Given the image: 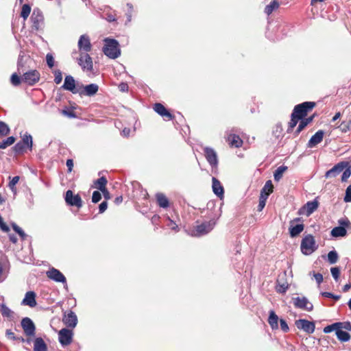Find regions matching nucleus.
Masks as SVG:
<instances>
[{
	"label": "nucleus",
	"mask_w": 351,
	"mask_h": 351,
	"mask_svg": "<svg viewBox=\"0 0 351 351\" xmlns=\"http://www.w3.org/2000/svg\"><path fill=\"white\" fill-rule=\"evenodd\" d=\"M205 157L212 167H217L218 164L217 155L216 152L210 147L204 149Z\"/></svg>",
	"instance_id": "a211bd4d"
},
{
	"label": "nucleus",
	"mask_w": 351,
	"mask_h": 351,
	"mask_svg": "<svg viewBox=\"0 0 351 351\" xmlns=\"http://www.w3.org/2000/svg\"><path fill=\"white\" fill-rule=\"evenodd\" d=\"M99 90V86L96 84H90L85 86L82 89H80L79 94L80 95H86V96H93L95 95Z\"/></svg>",
	"instance_id": "4be33fe9"
},
{
	"label": "nucleus",
	"mask_w": 351,
	"mask_h": 351,
	"mask_svg": "<svg viewBox=\"0 0 351 351\" xmlns=\"http://www.w3.org/2000/svg\"><path fill=\"white\" fill-rule=\"evenodd\" d=\"M315 106V102L306 101L295 106L293 114L298 117V119H302L304 117L307 112L312 110Z\"/></svg>",
	"instance_id": "20e7f679"
},
{
	"label": "nucleus",
	"mask_w": 351,
	"mask_h": 351,
	"mask_svg": "<svg viewBox=\"0 0 351 351\" xmlns=\"http://www.w3.org/2000/svg\"><path fill=\"white\" fill-rule=\"evenodd\" d=\"M73 333L71 330L62 328L58 332V339L62 346L69 345L73 339Z\"/></svg>",
	"instance_id": "9b49d317"
},
{
	"label": "nucleus",
	"mask_w": 351,
	"mask_h": 351,
	"mask_svg": "<svg viewBox=\"0 0 351 351\" xmlns=\"http://www.w3.org/2000/svg\"><path fill=\"white\" fill-rule=\"evenodd\" d=\"M62 321L67 327L74 328L77 325V318L73 311H70L64 315Z\"/></svg>",
	"instance_id": "5701e85b"
},
{
	"label": "nucleus",
	"mask_w": 351,
	"mask_h": 351,
	"mask_svg": "<svg viewBox=\"0 0 351 351\" xmlns=\"http://www.w3.org/2000/svg\"><path fill=\"white\" fill-rule=\"evenodd\" d=\"M16 138L14 136H9L0 142V149H4L14 143Z\"/></svg>",
	"instance_id": "4c0bfd02"
},
{
	"label": "nucleus",
	"mask_w": 351,
	"mask_h": 351,
	"mask_svg": "<svg viewBox=\"0 0 351 351\" xmlns=\"http://www.w3.org/2000/svg\"><path fill=\"white\" fill-rule=\"evenodd\" d=\"M227 141L230 146L232 147H240L243 144V141L236 134H230L227 138Z\"/></svg>",
	"instance_id": "bb28decb"
},
{
	"label": "nucleus",
	"mask_w": 351,
	"mask_h": 351,
	"mask_svg": "<svg viewBox=\"0 0 351 351\" xmlns=\"http://www.w3.org/2000/svg\"><path fill=\"white\" fill-rule=\"evenodd\" d=\"M154 110L164 119L171 120L173 119V115L165 108V107L160 104L157 103L154 104Z\"/></svg>",
	"instance_id": "b1692460"
},
{
	"label": "nucleus",
	"mask_w": 351,
	"mask_h": 351,
	"mask_svg": "<svg viewBox=\"0 0 351 351\" xmlns=\"http://www.w3.org/2000/svg\"><path fill=\"white\" fill-rule=\"evenodd\" d=\"M47 345L40 337L35 339L34 343V351H47Z\"/></svg>",
	"instance_id": "7c9ffc66"
},
{
	"label": "nucleus",
	"mask_w": 351,
	"mask_h": 351,
	"mask_svg": "<svg viewBox=\"0 0 351 351\" xmlns=\"http://www.w3.org/2000/svg\"><path fill=\"white\" fill-rule=\"evenodd\" d=\"M31 21L32 23V27L36 30L39 29L43 21V16L40 10L38 9L34 10L31 16Z\"/></svg>",
	"instance_id": "aec40b11"
},
{
	"label": "nucleus",
	"mask_w": 351,
	"mask_h": 351,
	"mask_svg": "<svg viewBox=\"0 0 351 351\" xmlns=\"http://www.w3.org/2000/svg\"><path fill=\"white\" fill-rule=\"evenodd\" d=\"M338 260V254L335 251H330L328 254V261L330 264L335 263Z\"/></svg>",
	"instance_id": "de8ad7c7"
},
{
	"label": "nucleus",
	"mask_w": 351,
	"mask_h": 351,
	"mask_svg": "<svg viewBox=\"0 0 351 351\" xmlns=\"http://www.w3.org/2000/svg\"><path fill=\"white\" fill-rule=\"evenodd\" d=\"M21 326L24 332L27 336H34L35 325L32 320L29 317H25L21 321Z\"/></svg>",
	"instance_id": "f3484780"
},
{
	"label": "nucleus",
	"mask_w": 351,
	"mask_h": 351,
	"mask_svg": "<svg viewBox=\"0 0 351 351\" xmlns=\"http://www.w3.org/2000/svg\"><path fill=\"white\" fill-rule=\"evenodd\" d=\"M347 233L346 228L343 226H337L331 230V235L334 237H344Z\"/></svg>",
	"instance_id": "f704fd0d"
},
{
	"label": "nucleus",
	"mask_w": 351,
	"mask_h": 351,
	"mask_svg": "<svg viewBox=\"0 0 351 351\" xmlns=\"http://www.w3.org/2000/svg\"><path fill=\"white\" fill-rule=\"evenodd\" d=\"M119 88L121 92H126L128 90V85L126 83H121Z\"/></svg>",
	"instance_id": "774afa93"
},
{
	"label": "nucleus",
	"mask_w": 351,
	"mask_h": 351,
	"mask_svg": "<svg viewBox=\"0 0 351 351\" xmlns=\"http://www.w3.org/2000/svg\"><path fill=\"white\" fill-rule=\"evenodd\" d=\"M47 276L55 282L66 284L65 276L57 269L52 267L46 272Z\"/></svg>",
	"instance_id": "2eb2a0df"
},
{
	"label": "nucleus",
	"mask_w": 351,
	"mask_h": 351,
	"mask_svg": "<svg viewBox=\"0 0 351 351\" xmlns=\"http://www.w3.org/2000/svg\"><path fill=\"white\" fill-rule=\"evenodd\" d=\"M46 60L47 65L49 68H52L54 66V59L51 54H47L46 56Z\"/></svg>",
	"instance_id": "052dcab7"
},
{
	"label": "nucleus",
	"mask_w": 351,
	"mask_h": 351,
	"mask_svg": "<svg viewBox=\"0 0 351 351\" xmlns=\"http://www.w3.org/2000/svg\"><path fill=\"white\" fill-rule=\"evenodd\" d=\"M313 120V117H308L305 119H302L299 125L295 131V134L298 135L309 123H311Z\"/></svg>",
	"instance_id": "e433bc0d"
},
{
	"label": "nucleus",
	"mask_w": 351,
	"mask_h": 351,
	"mask_svg": "<svg viewBox=\"0 0 351 351\" xmlns=\"http://www.w3.org/2000/svg\"><path fill=\"white\" fill-rule=\"evenodd\" d=\"M10 132V127L5 122L0 121V135L1 136H6Z\"/></svg>",
	"instance_id": "a19ab883"
},
{
	"label": "nucleus",
	"mask_w": 351,
	"mask_h": 351,
	"mask_svg": "<svg viewBox=\"0 0 351 351\" xmlns=\"http://www.w3.org/2000/svg\"><path fill=\"white\" fill-rule=\"evenodd\" d=\"M1 313L3 317H10L13 315V311L3 304L1 305Z\"/></svg>",
	"instance_id": "37998d69"
},
{
	"label": "nucleus",
	"mask_w": 351,
	"mask_h": 351,
	"mask_svg": "<svg viewBox=\"0 0 351 351\" xmlns=\"http://www.w3.org/2000/svg\"><path fill=\"white\" fill-rule=\"evenodd\" d=\"M62 88L64 90H69L74 94L79 93L80 89L75 86V81L71 75H66L65 77L64 82Z\"/></svg>",
	"instance_id": "6ab92c4d"
},
{
	"label": "nucleus",
	"mask_w": 351,
	"mask_h": 351,
	"mask_svg": "<svg viewBox=\"0 0 351 351\" xmlns=\"http://www.w3.org/2000/svg\"><path fill=\"white\" fill-rule=\"evenodd\" d=\"M166 226H168L170 229L178 231V227L174 221L171 219L169 217H167V222Z\"/></svg>",
	"instance_id": "8fccbe9b"
},
{
	"label": "nucleus",
	"mask_w": 351,
	"mask_h": 351,
	"mask_svg": "<svg viewBox=\"0 0 351 351\" xmlns=\"http://www.w3.org/2000/svg\"><path fill=\"white\" fill-rule=\"evenodd\" d=\"M293 304L296 308L311 311L313 308V305L305 297H297L293 298Z\"/></svg>",
	"instance_id": "4468645a"
},
{
	"label": "nucleus",
	"mask_w": 351,
	"mask_h": 351,
	"mask_svg": "<svg viewBox=\"0 0 351 351\" xmlns=\"http://www.w3.org/2000/svg\"><path fill=\"white\" fill-rule=\"evenodd\" d=\"M11 83L13 86H19L21 84V78L16 73H13L10 79Z\"/></svg>",
	"instance_id": "603ef678"
},
{
	"label": "nucleus",
	"mask_w": 351,
	"mask_h": 351,
	"mask_svg": "<svg viewBox=\"0 0 351 351\" xmlns=\"http://www.w3.org/2000/svg\"><path fill=\"white\" fill-rule=\"evenodd\" d=\"M107 184V180L104 177H101L97 179L95 182L96 187L99 189L103 193H106L108 194V191L106 188V185Z\"/></svg>",
	"instance_id": "72a5a7b5"
},
{
	"label": "nucleus",
	"mask_w": 351,
	"mask_h": 351,
	"mask_svg": "<svg viewBox=\"0 0 351 351\" xmlns=\"http://www.w3.org/2000/svg\"><path fill=\"white\" fill-rule=\"evenodd\" d=\"M336 335L338 339L342 342H346L350 339V334L346 331L342 330V328H338Z\"/></svg>",
	"instance_id": "2f4dec72"
},
{
	"label": "nucleus",
	"mask_w": 351,
	"mask_h": 351,
	"mask_svg": "<svg viewBox=\"0 0 351 351\" xmlns=\"http://www.w3.org/2000/svg\"><path fill=\"white\" fill-rule=\"evenodd\" d=\"M77 61L83 71H91L93 70L92 58L88 53H80V57L77 58Z\"/></svg>",
	"instance_id": "39448f33"
},
{
	"label": "nucleus",
	"mask_w": 351,
	"mask_h": 351,
	"mask_svg": "<svg viewBox=\"0 0 351 351\" xmlns=\"http://www.w3.org/2000/svg\"><path fill=\"white\" fill-rule=\"evenodd\" d=\"M215 224V223L212 221H205L196 226L195 229L193 230V235L201 237L206 234L213 229Z\"/></svg>",
	"instance_id": "423d86ee"
},
{
	"label": "nucleus",
	"mask_w": 351,
	"mask_h": 351,
	"mask_svg": "<svg viewBox=\"0 0 351 351\" xmlns=\"http://www.w3.org/2000/svg\"><path fill=\"white\" fill-rule=\"evenodd\" d=\"M341 131L343 133H346L351 130V120L343 121L339 125Z\"/></svg>",
	"instance_id": "49530a36"
},
{
	"label": "nucleus",
	"mask_w": 351,
	"mask_h": 351,
	"mask_svg": "<svg viewBox=\"0 0 351 351\" xmlns=\"http://www.w3.org/2000/svg\"><path fill=\"white\" fill-rule=\"evenodd\" d=\"M350 176H351V167L348 165V167L346 168H345L344 170L343 171V174L341 176V181L346 182Z\"/></svg>",
	"instance_id": "09e8293b"
},
{
	"label": "nucleus",
	"mask_w": 351,
	"mask_h": 351,
	"mask_svg": "<svg viewBox=\"0 0 351 351\" xmlns=\"http://www.w3.org/2000/svg\"><path fill=\"white\" fill-rule=\"evenodd\" d=\"M280 325L281 330L283 332H287L289 331V328L288 326L287 323L286 322V321L285 319H280Z\"/></svg>",
	"instance_id": "680f3d73"
},
{
	"label": "nucleus",
	"mask_w": 351,
	"mask_h": 351,
	"mask_svg": "<svg viewBox=\"0 0 351 351\" xmlns=\"http://www.w3.org/2000/svg\"><path fill=\"white\" fill-rule=\"evenodd\" d=\"M324 135V132L323 130H318L308 141V147L312 148L320 143L323 140Z\"/></svg>",
	"instance_id": "393cba45"
},
{
	"label": "nucleus",
	"mask_w": 351,
	"mask_h": 351,
	"mask_svg": "<svg viewBox=\"0 0 351 351\" xmlns=\"http://www.w3.org/2000/svg\"><path fill=\"white\" fill-rule=\"evenodd\" d=\"M77 47L80 53L89 52L92 49L89 36L86 34L82 35L78 40Z\"/></svg>",
	"instance_id": "f8f14e48"
},
{
	"label": "nucleus",
	"mask_w": 351,
	"mask_h": 351,
	"mask_svg": "<svg viewBox=\"0 0 351 351\" xmlns=\"http://www.w3.org/2000/svg\"><path fill=\"white\" fill-rule=\"evenodd\" d=\"M107 207H108L107 202L104 201L103 202H101L99 206V213H104L107 209Z\"/></svg>",
	"instance_id": "0e129e2a"
},
{
	"label": "nucleus",
	"mask_w": 351,
	"mask_h": 351,
	"mask_svg": "<svg viewBox=\"0 0 351 351\" xmlns=\"http://www.w3.org/2000/svg\"><path fill=\"white\" fill-rule=\"evenodd\" d=\"M54 75H55V78H54L55 83L56 84H60V82L62 80V72L60 70H56L54 71Z\"/></svg>",
	"instance_id": "5fc2aeb1"
},
{
	"label": "nucleus",
	"mask_w": 351,
	"mask_h": 351,
	"mask_svg": "<svg viewBox=\"0 0 351 351\" xmlns=\"http://www.w3.org/2000/svg\"><path fill=\"white\" fill-rule=\"evenodd\" d=\"M104 43L103 52L106 56L111 59H116L120 56L121 50L117 40L107 38L104 39Z\"/></svg>",
	"instance_id": "f257e3e1"
},
{
	"label": "nucleus",
	"mask_w": 351,
	"mask_h": 351,
	"mask_svg": "<svg viewBox=\"0 0 351 351\" xmlns=\"http://www.w3.org/2000/svg\"><path fill=\"white\" fill-rule=\"evenodd\" d=\"M65 202L68 205L81 208L82 206V201L79 195H74L72 191L68 190L65 195Z\"/></svg>",
	"instance_id": "9d476101"
},
{
	"label": "nucleus",
	"mask_w": 351,
	"mask_h": 351,
	"mask_svg": "<svg viewBox=\"0 0 351 351\" xmlns=\"http://www.w3.org/2000/svg\"><path fill=\"white\" fill-rule=\"evenodd\" d=\"M12 227L13 230L20 236V237L25 240L27 237V234L25 233V232L15 223H12Z\"/></svg>",
	"instance_id": "a18cd8bd"
},
{
	"label": "nucleus",
	"mask_w": 351,
	"mask_h": 351,
	"mask_svg": "<svg viewBox=\"0 0 351 351\" xmlns=\"http://www.w3.org/2000/svg\"><path fill=\"white\" fill-rule=\"evenodd\" d=\"M330 272L334 279L337 281L340 275V270L339 267H332Z\"/></svg>",
	"instance_id": "4d7b16f0"
},
{
	"label": "nucleus",
	"mask_w": 351,
	"mask_h": 351,
	"mask_svg": "<svg viewBox=\"0 0 351 351\" xmlns=\"http://www.w3.org/2000/svg\"><path fill=\"white\" fill-rule=\"evenodd\" d=\"M0 228L5 232H8L10 230L9 227L4 223L2 217L0 216Z\"/></svg>",
	"instance_id": "e2e57ef3"
},
{
	"label": "nucleus",
	"mask_w": 351,
	"mask_h": 351,
	"mask_svg": "<svg viewBox=\"0 0 351 351\" xmlns=\"http://www.w3.org/2000/svg\"><path fill=\"white\" fill-rule=\"evenodd\" d=\"M304 228V226L302 223V218H295L291 221L289 227V234L291 237H295L299 235Z\"/></svg>",
	"instance_id": "0eeeda50"
},
{
	"label": "nucleus",
	"mask_w": 351,
	"mask_h": 351,
	"mask_svg": "<svg viewBox=\"0 0 351 351\" xmlns=\"http://www.w3.org/2000/svg\"><path fill=\"white\" fill-rule=\"evenodd\" d=\"M278 317L274 311H269L268 318V323L272 330H277L278 328Z\"/></svg>",
	"instance_id": "c85d7f7f"
},
{
	"label": "nucleus",
	"mask_w": 351,
	"mask_h": 351,
	"mask_svg": "<svg viewBox=\"0 0 351 351\" xmlns=\"http://www.w3.org/2000/svg\"><path fill=\"white\" fill-rule=\"evenodd\" d=\"M295 324L298 329L302 330L308 334L313 333L315 329L314 322L308 321L304 319H300L296 320Z\"/></svg>",
	"instance_id": "1a4fd4ad"
},
{
	"label": "nucleus",
	"mask_w": 351,
	"mask_h": 351,
	"mask_svg": "<svg viewBox=\"0 0 351 351\" xmlns=\"http://www.w3.org/2000/svg\"><path fill=\"white\" fill-rule=\"evenodd\" d=\"M287 166L282 165L278 167L274 173V180L276 181H279L282 178L283 173L287 171Z\"/></svg>",
	"instance_id": "c9c22d12"
},
{
	"label": "nucleus",
	"mask_w": 351,
	"mask_h": 351,
	"mask_svg": "<svg viewBox=\"0 0 351 351\" xmlns=\"http://www.w3.org/2000/svg\"><path fill=\"white\" fill-rule=\"evenodd\" d=\"M338 328H342V322H336L335 324L326 326L324 328V332L325 333H329L331 332L332 331H335L336 332Z\"/></svg>",
	"instance_id": "ea45409f"
},
{
	"label": "nucleus",
	"mask_w": 351,
	"mask_h": 351,
	"mask_svg": "<svg viewBox=\"0 0 351 351\" xmlns=\"http://www.w3.org/2000/svg\"><path fill=\"white\" fill-rule=\"evenodd\" d=\"M348 165V162L344 161L337 163L332 169L326 172L325 177L326 178L337 177Z\"/></svg>",
	"instance_id": "ddd939ff"
},
{
	"label": "nucleus",
	"mask_w": 351,
	"mask_h": 351,
	"mask_svg": "<svg viewBox=\"0 0 351 351\" xmlns=\"http://www.w3.org/2000/svg\"><path fill=\"white\" fill-rule=\"evenodd\" d=\"M343 200L345 202H351V184L349 185L346 190V195L344 196Z\"/></svg>",
	"instance_id": "6e6d98bb"
},
{
	"label": "nucleus",
	"mask_w": 351,
	"mask_h": 351,
	"mask_svg": "<svg viewBox=\"0 0 351 351\" xmlns=\"http://www.w3.org/2000/svg\"><path fill=\"white\" fill-rule=\"evenodd\" d=\"M273 184L271 180H268L265 184L263 188L261 190V196H267V198H268V196L273 192Z\"/></svg>",
	"instance_id": "473e14b6"
},
{
	"label": "nucleus",
	"mask_w": 351,
	"mask_h": 351,
	"mask_svg": "<svg viewBox=\"0 0 351 351\" xmlns=\"http://www.w3.org/2000/svg\"><path fill=\"white\" fill-rule=\"evenodd\" d=\"M21 141H19L13 147L16 154H23L27 149L32 150L33 141L31 134L26 132L21 136Z\"/></svg>",
	"instance_id": "f03ea898"
},
{
	"label": "nucleus",
	"mask_w": 351,
	"mask_h": 351,
	"mask_svg": "<svg viewBox=\"0 0 351 351\" xmlns=\"http://www.w3.org/2000/svg\"><path fill=\"white\" fill-rule=\"evenodd\" d=\"M300 248L304 254H311L317 248L314 237L311 234L305 236L301 241Z\"/></svg>",
	"instance_id": "7ed1b4c3"
},
{
	"label": "nucleus",
	"mask_w": 351,
	"mask_h": 351,
	"mask_svg": "<svg viewBox=\"0 0 351 351\" xmlns=\"http://www.w3.org/2000/svg\"><path fill=\"white\" fill-rule=\"evenodd\" d=\"M300 119H298V117L296 115H294V114H291V119L290 122L289 123V128L287 129L288 132H291L292 130L297 125L298 121Z\"/></svg>",
	"instance_id": "79ce46f5"
},
{
	"label": "nucleus",
	"mask_w": 351,
	"mask_h": 351,
	"mask_svg": "<svg viewBox=\"0 0 351 351\" xmlns=\"http://www.w3.org/2000/svg\"><path fill=\"white\" fill-rule=\"evenodd\" d=\"M31 12V8L27 4H24L22 7L21 16L23 18L24 20H26L29 16Z\"/></svg>",
	"instance_id": "c03bdc74"
},
{
	"label": "nucleus",
	"mask_w": 351,
	"mask_h": 351,
	"mask_svg": "<svg viewBox=\"0 0 351 351\" xmlns=\"http://www.w3.org/2000/svg\"><path fill=\"white\" fill-rule=\"evenodd\" d=\"M101 198V193L99 191H94L92 196V202L93 203H97Z\"/></svg>",
	"instance_id": "bf43d9fd"
},
{
	"label": "nucleus",
	"mask_w": 351,
	"mask_h": 351,
	"mask_svg": "<svg viewBox=\"0 0 351 351\" xmlns=\"http://www.w3.org/2000/svg\"><path fill=\"white\" fill-rule=\"evenodd\" d=\"M62 113L68 117H70V118H73V117H75V114L72 111H70V110H63L62 111Z\"/></svg>",
	"instance_id": "69168bd1"
},
{
	"label": "nucleus",
	"mask_w": 351,
	"mask_h": 351,
	"mask_svg": "<svg viewBox=\"0 0 351 351\" xmlns=\"http://www.w3.org/2000/svg\"><path fill=\"white\" fill-rule=\"evenodd\" d=\"M279 7V3L276 0H273L269 5H267L265 8V12L269 15L272 13L274 10L277 9Z\"/></svg>",
	"instance_id": "58836bf2"
},
{
	"label": "nucleus",
	"mask_w": 351,
	"mask_h": 351,
	"mask_svg": "<svg viewBox=\"0 0 351 351\" xmlns=\"http://www.w3.org/2000/svg\"><path fill=\"white\" fill-rule=\"evenodd\" d=\"M19 176H14L9 182V187L12 191H14V189H15V186L19 181Z\"/></svg>",
	"instance_id": "13d9d810"
},
{
	"label": "nucleus",
	"mask_w": 351,
	"mask_h": 351,
	"mask_svg": "<svg viewBox=\"0 0 351 351\" xmlns=\"http://www.w3.org/2000/svg\"><path fill=\"white\" fill-rule=\"evenodd\" d=\"M40 79V73L36 70H32L23 74L22 80L29 85H34Z\"/></svg>",
	"instance_id": "dca6fc26"
},
{
	"label": "nucleus",
	"mask_w": 351,
	"mask_h": 351,
	"mask_svg": "<svg viewBox=\"0 0 351 351\" xmlns=\"http://www.w3.org/2000/svg\"><path fill=\"white\" fill-rule=\"evenodd\" d=\"M156 201L160 207L166 208L169 206V202L167 197L163 194L158 193L156 195Z\"/></svg>",
	"instance_id": "c756f323"
},
{
	"label": "nucleus",
	"mask_w": 351,
	"mask_h": 351,
	"mask_svg": "<svg viewBox=\"0 0 351 351\" xmlns=\"http://www.w3.org/2000/svg\"><path fill=\"white\" fill-rule=\"evenodd\" d=\"M212 188L213 193L219 197L222 198L223 197V187L221 184L220 182L215 177L212 178Z\"/></svg>",
	"instance_id": "a878e982"
},
{
	"label": "nucleus",
	"mask_w": 351,
	"mask_h": 351,
	"mask_svg": "<svg viewBox=\"0 0 351 351\" xmlns=\"http://www.w3.org/2000/svg\"><path fill=\"white\" fill-rule=\"evenodd\" d=\"M288 289V284L287 282L280 284L278 282L277 286H276V291L278 293H284L287 291Z\"/></svg>",
	"instance_id": "3c124183"
},
{
	"label": "nucleus",
	"mask_w": 351,
	"mask_h": 351,
	"mask_svg": "<svg viewBox=\"0 0 351 351\" xmlns=\"http://www.w3.org/2000/svg\"><path fill=\"white\" fill-rule=\"evenodd\" d=\"M314 278L318 285L321 284L322 282L323 281V276L319 273L315 274Z\"/></svg>",
	"instance_id": "338daca9"
},
{
	"label": "nucleus",
	"mask_w": 351,
	"mask_h": 351,
	"mask_svg": "<svg viewBox=\"0 0 351 351\" xmlns=\"http://www.w3.org/2000/svg\"><path fill=\"white\" fill-rule=\"evenodd\" d=\"M10 269V263L8 257L2 254L0 256V282L8 276Z\"/></svg>",
	"instance_id": "6e6552de"
},
{
	"label": "nucleus",
	"mask_w": 351,
	"mask_h": 351,
	"mask_svg": "<svg viewBox=\"0 0 351 351\" xmlns=\"http://www.w3.org/2000/svg\"><path fill=\"white\" fill-rule=\"evenodd\" d=\"M267 199V196L260 195L259 203L258 205V211H261L263 209V208L265 206Z\"/></svg>",
	"instance_id": "864d4df0"
},
{
	"label": "nucleus",
	"mask_w": 351,
	"mask_h": 351,
	"mask_svg": "<svg viewBox=\"0 0 351 351\" xmlns=\"http://www.w3.org/2000/svg\"><path fill=\"white\" fill-rule=\"evenodd\" d=\"M36 295L34 291H27L25 295V298L22 300L21 304L23 305L28 306L31 308L35 307L37 304L36 300Z\"/></svg>",
	"instance_id": "412c9836"
},
{
	"label": "nucleus",
	"mask_w": 351,
	"mask_h": 351,
	"mask_svg": "<svg viewBox=\"0 0 351 351\" xmlns=\"http://www.w3.org/2000/svg\"><path fill=\"white\" fill-rule=\"evenodd\" d=\"M319 206V202L317 199L313 201L308 202L304 208L306 209V216H310L314 211H315Z\"/></svg>",
	"instance_id": "cd10ccee"
}]
</instances>
